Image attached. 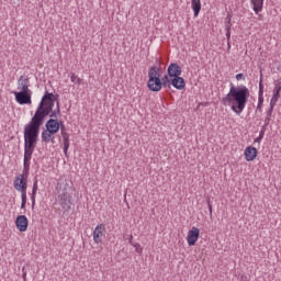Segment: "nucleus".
Returning a JSON list of instances; mask_svg holds the SVG:
<instances>
[{"mask_svg":"<svg viewBox=\"0 0 281 281\" xmlns=\"http://www.w3.org/2000/svg\"><path fill=\"white\" fill-rule=\"evenodd\" d=\"M58 100V94L45 91L42 100L29 122L24 126V166L27 170V162L32 160V155H34V149L36 144H38V133H41V126L45 122V117L49 115V120L46 122V131L50 133H58L60 131V122H58V115H60V102ZM56 103V110H54V104Z\"/></svg>","mask_w":281,"mask_h":281,"instance_id":"1","label":"nucleus"},{"mask_svg":"<svg viewBox=\"0 0 281 281\" xmlns=\"http://www.w3.org/2000/svg\"><path fill=\"white\" fill-rule=\"evenodd\" d=\"M248 98L249 88L247 86L236 87L234 83H231L228 93L222 98V104L224 106H231L236 115H240L245 111V106H247Z\"/></svg>","mask_w":281,"mask_h":281,"instance_id":"2","label":"nucleus"},{"mask_svg":"<svg viewBox=\"0 0 281 281\" xmlns=\"http://www.w3.org/2000/svg\"><path fill=\"white\" fill-rule=\"evenodd\" d=\"M161 78V67L151 66L148 70L147 87L149 91H155L156 86H159V79Z\"/></svg>","mask_w":281,"mask_h":281,"instance_id":"3","label":"nucleus"},{"mask_svg":"<svg viewBox=\"0 0 281 281\" xmlns=\"http://www.w3.org/2000/svg\"><path fill=\"white\" fill-rule=\"evenodd\" d=\"M26 164L29 166L27 169H25V160H24L23 173L18 176L13 182V187L18 191L27 190V172H30V160Z\"/></svg>","mask_w":281,"mask_h":281,"instance_id":"4","label":"nucleus"},{"mask_svg":"<svg viewBox=\"0 0 281 281\" xmlns=\"http://www.w3.org/2000/svg\"><path fill=\"white\" fill-rule=\"evenodd\" d=\"M71 193H69V184H66L63 192L59 194V205L68 212L71 210Z\"/></svg>","mask_w":281,"mask_h":281,"instance_id":"5","label":"nucleus"},{"mask_svg":"<svg viewBox=\"0 0 281 281\" xmlns=\"http://www.w3.org/2000/svg\"><path fill=\"white\" fill-rule=\"evenodd\" d=\"M15 95V101L18 104H31L32 103V92H13Z\"/></svg>","mask_w":281,"mask_h":281,"instance_id":"6","label":"nucleus"},{"mask_svg":"<svg viewBox=\"0 0 281 281\" xmlns=\"http://www.w3.org/2000/svg\"><path fill=\"white\" fill-rule=\"evenodd\" d=\"M200 234L201 231L198 227H192V229L189 231L187 236V243L189 247H194V245H196V240H199Z\"/></svg>","mask_w":281,"mask_h":281,"instance_id":"7","label":"nucleus"},{"mask_svg":"<svg viewBox=\"0 0 281 281\" xmlns=\"http://www.w3.org/2000/svg\"><path fill=\"white\" fill-rule=\"evenodd\" d=\"M171 81L172 79H170V76L169 75H165L164 77H160L159 78V82L160 85L156 86V88H154V92H159V90L161 88L164 89H171Z\"/></svg>","mask_w":281,"mask_h":281,"instance_id":"8","label":"nucleus"},{"mask_svg":"<svg viewBox=\"0 0 281 281\" xmlns=\"http://www.w3.org/2000/svg\"><path fill=\"white\" fill-rule=\"evenodd\" d=\"M106 228L104 227V224H99L93 231V240L97 245H100L102 243V237L104 236V232Z\"/></svg>","mask_w":281,"mask_h":281,"instance_id":"9","label":"nucleus"},{"mask_svg":"<svg viewBox=\"0 0 281 281\" xmlns=\"http://www.w3.org/2000/svg\"><path fill=\"white\" fill-rule=\"evenodd\" d=\"M167 74L169 78H176L181 76L182 74L181 66H179V64L177 63H171L167 68Z\"/></svg>","mask_w":281,"mask_h":281,"instance_id":"10","label":"nucleus"},{"mask_svg":"<svg viewBox=\"0 0 281 281\" xmlns=\"http://www.w3.org/2000/svg\"><path fill=\"white\" fill-rule=\"evenodd\" d=\"M27 225H29L27 216L19 215L16 217L15 226H16V229H19V232H27Z\"/></svg>","mask_w":281,"mask_h":281,"instance_id":"11","label":"nucleus"},{"mask_svg":"<svg viewBox=\"0 0 281 281\" xmlns=\"http://www.w3.org/2000/svg\"><path fill=\"white\" fill-rule=\"evenodd\" d=\"M171 78V87L178 89V91H183V89H186V79H183V77L178 76Z\"/></svg>","mask_w":281,"mask_h":281,"instance_id":"12","label":"nucleus"},{"mask_svg":"<svg viewBox=\"0 0 281 281\" xmlns=\"http://www.w3.org/2000/svg\"><path fill=\"white\" fill-rule=\"evenodd\" d=\"M18 89H20V92L32 93V90H30V79L21 76L19 79Z\"/></svg>","mask_w":281,"mask_h":281,"instance_id":"13","label":"nucleus"},{"mask_svg":"<svg viewBox=\"0 0 281 281\" xmlns=\"http://www.w3.org/2000/svg\"><path fill=\"white\" fill-rule=\"evenodd\" d=\"M244 155L246 161H254V159L258 157V149H256L254 146L246 147Z\"/></svg>","mask_w":281,"mask_h":281,"instance_id":"14","label":"nucleus"},{"mask_svg":"<svg viewBox=\"0 0 281 281\" xmlns=\"http://www.w3.org/2000/svg\"><path fill=\"white\" fill-rule=\"evenodd\" d=\"M280 91H281V81H277L274 83L273 94L270 100V104H274V105L278 104V100H280Z\"/></svg>","mask_w":281,"mask_h":281,"instance_id":"15","label":"nucleus"},{"mask_svg":"<svg viewBox=\"0 0 281 281\" xmlns=\"http://www.w3.org/2000/svg\"><path fill=\"white\" fill-rule=\"evenodd\" d=\"M250 3L252 5L255 14H260V11L265 5V0H250Z\"/></svg>","mask_w":281,"mask_h":281,"instance_id":"16","label":"nucleus"},{"mask_svg":"<svg viewBox=\"0 0 281 281\" xmlns=\"http://www.w3.org/2000/svg\"><path fill=\"white\" fill-rule=\"evenodd\" d=\"M54 132L44 130L42 132V142H45V144H49V142H52V144H54Z\"/></svg>","mask_w":281,"mask_h":281,"instance_id":"17","label":"nucleus"},{"mask_svg":"<svg viewBox=\"0 0 281 281\" xmlns=\"http://www.w3.org/2000/svg\"><path fill=\"white\" fill-rule=\"evenodd\" d=\"M225 30H226L227 45L229 47V41H232V18H228L225 21Z\"/></svg>","mask_w":281,"mask_h":281,"instance_id":"18","label":"nucleus"},{"mask_svg":"<svg viewBox=\"0 0 281 281\" xmlns=\"http://www.w3.org/2000/svg\"><path fill=\"white\" fill-rule=\"evenodd\" d=\"M36 192H38V180L35 179L33 183L31 201H32V210H34V205H36Z\"/></svg>","mask_w":281,"mask_h":281,"instance_id":"19","label":"nucleus"},{"mask_svg":"<svg viewBox=\"0 0 281 281\" xmlns=\"http://www.w3.org/2000/svg\"><path fill=\"white\" fill-rule=\"evenodd\" d=\"M63 142H64V155L67 157V153H69V133L61 134Z\"/></svg>","mask_w":281,"mask_h":281,"instance_id":"20","label":"nucleus"},{"mask_svg":"<svg viewBox=\"0 0 281 281\" xmlns=\"http://www.w3.org/2000/svg\"><path fill=\"white\" fill-rule=\"evenodd\" d=\"M191 8L194 16H199V13L201 12V0H191Z\"/></svg>","mask_w":281,"mask_h":281,"instance_id":"21","label":"nucleus"},{"mask_svg":"<svg viewBox=\"0 0 281 281\" xmlns=\"http://www.w3.org/2000/svg\"><path fill=\"white\" fill-rule=\"evenodd\" d=\"M273 109H276V104L270 103V108L268 109L265 117V126H269L271 122V115H273Z\"/></svg>","mask_w":281,"mask_h":281,"instance_id":"22","label":"nucleus"},{"mask_svg":"<svg viewBox=\"0 0 281 281\" xmlns=\"http://www.w3.org/2000/svg\"><path fill=\"white\" fill-rule=\"evenodd\" d=\"M70 80H71V82H74V85H81L82 83V79H80L78 76H76V74H71Z\"/></svg>","mask_w":281,"mask_h":281,"instance_id":"23","label":"nucleus"},{"mask_svg":"<svg viewBox=\"0 0 281 281\" xmlns=\"http://www.w3.org/2000/svg\"><path fill=\"white\" fill-rule=\"evenodd\" d=\"M265 104V98H258L257 110L259 113H262V105Z\"/></svg>","mask_w":281,"mask_h":281,"instance_id":"24","label":"nucleus"},{"mask_svg":"<svg viewBox=\"0 0 281 281\" xmlns=\"http://www.w3.org/2000/svg\"><path fill=\"white\" fill-rule=\"evenodd\" d=\"M22 202H27V190H20Z\"/></svg>","mask_w":281,"mask_h":281,"instance_id":"25","label":"nucleus"},{"mask_svg":"<svg viewBox=\"0 0 281 281\" xmlns=\"http://www.w3.org/2000/svg\"><path fill=\"white\" fill-rule=\"evenodd\" d=\"M133 247H135L136 254H142V251H144V248H142L139 243L134 244Z\"/></svg>","mask_w":281,"mask_h":281,"instance_id":"26","label":"nucleus"},{"mask_svg":"<svg viewBox=\"0 0 281 281\" xmlns=\"http://www.w3.org/2000/svg\"><path fill=\"white\" fill-rule=\"evenodd\" d=\"M265 137V131H260L259 136L255 139L257 144H260L262 142V138Z\"/></svg>","mask_w":281,"mask_h":281,"instance_id":"27","label":"nucleus"},{"mask_svg":"<svg viewBox=\"0 0 281 281\" xmlns=\"http://www.w3.org/2000/svg\"><path fill=\"white\" fill-rule=\"evenodd\" d=\"M59 131L61 135L67 133V127L65 126V124H63V122L59 123Z\"/></svg>","mask_w":281,"mask_h":281,"instance_id":"28","label":"nucleus"},{"mask_svg":"<svg viewBox=\"0 0 281 281\" xmlns=\"http://www.w3.org/2000/svg\"><path fill=\"white\" fill-rule=\"evenodd\" d=\"M236 80H245V75L244 74H237L236 75Z\"/></svg>","mask_w":281,"mask_h":281,"instance_id":"29","label":"nucleus"},{"mask_svg":"<svg viewBox=\"0 0 281 281\" xmlns=\"http://www.w3.org/2000/svg\"><path fill=\"white\" fill-rule=\"evenodd\" d=\"M265 88H259V97L258 98H265Z\"/></svg>","mask_w":281,"mask_h":281,"instance_id":"30","label":"nucleus"},{"mask_svg":"<svg viewBox=\"0 0 281 281\" xmlns=\"http://www.w3.org/2000/svg\"><path fill=\"white\" fill-rule=\"evenodd\" d=\"M239 280L240 281H249V277H247V274H241Z\"/></svg>","mask_w":281,"mask_h":281,"instance_id":"31","label":"nucleus"},{"mask_svg":"<svg viewBox=\"0 0 281 281\" xmlns=\"http://www.w3.org/2000/svg\"><path fill=\"white\" fill-rule=\"evenodd\" d=\"M207 207H209L210 216H212V203L211 202H207Z\"/></svg>","mask_w":281,"mask_h":281,"instance_id":"32","label":"nucleus"},{"mask_svg":"<svg viewBox=\"0 0 281 281\" xmlns=\"http://www.w3.org/2000/svg\"><path fill=\"white\" fill-rule=\"evenodd\" d=\"M128 243H130V245H134V244H133V235H130Z\"/></svg>","mask_w":281,"mask_h":281,"instance_id":"33","label":"nucleus"},{"mask_svg":"<svg viewBox=\"0 0 281 281\" xmlns=\"http://www.w3.org/2000/svg\"><path fill=\"white\" fill-rule=\"evenodd\" d=\"M27 202H22V204H21V210H25V204H26Z\"/></svg>","mask_w":281,"mask_h":281,"instance_id":"34","label":"nucleus"},{"mask_svg":"<svg viewBox=\"0 0 281 281\" xmlns=\"http://www.w3.org/2000/svg\"><path fill=\"white\" fill-rule=\"evenodd\" d=\"M259 89H263V87H262V79H260V81H259Z\"/></svg>","mask_w":281,"mask_h":281,"instance_id":"35","label":"nucleus"},{"mask_svg":"<svg viewBox=\"0 0 281 281\" xmlns=\"http://www.w3.org/2000/svg\"><path fill=\"white\" fill-rule=\"evenodd\" d=\"M26 273H23V280L25 281L26 280Z\"/></svg>","mask_w":281,"mask_h":281,"instance_id":"36","label":"nucleus"}]
</instances>
